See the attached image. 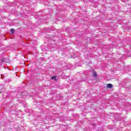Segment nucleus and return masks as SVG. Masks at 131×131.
<instances>
[{
  "label": "nucleus",
  "instance_id": "nucleus-1",
  "mask_svg": "<svg viewBox=\"0 0 131 131\" xmlns=\"http://www.w3.org/2000/svg\"><path fill=\"white\" fill-rule=\"evenodd\" d=\"M106 86L108 89H112V88L113 87V85H112V84H107L106 85Z\"/></svg>",
  "mask_w": 131,
  "mask_h": 131
},
{
  "label": "nucleus",
  "instance_id": "nucleus-2",
  "mask_svg": "<svg viewBox=\"0 0 131 131\" xmlns=\"http://www.w3.org/2000/svg\"><path fill=\"white\" fill-rule=\"evenodd\" d=\"M92 74H93V76H97V73H96V72H95V71H93V72H92Z\"/></svg>",
  "mask_w": 131,
  "mask_h": 131
},
{
  "label": "nucleus",
  "instance_id": "nucleus-3",
  "mask_svg": "<svg viewBox=\"0 0 131 131\" xmlns=\"http://www.w3.org/2000/svg\"><path fill=\"white\" fill-rule=\"evenodd\" d=\"M11 33H14L15 30H14V29H11L10 30Z\"/></svg>",
  "mask_w": 131,
  "mask_h": 131
},
{
  "label": "nucleus",
  "instance_id": "nucleus-4",
  "mask_svg": "<svg viewBox=\"0 0 131 131\" xmlns=\"http://www.w3.org/2000/svg\"><path fill=\"white\" fill-rule=\"evenodd\" d=\"M51 79H53V80H57L56 79V76H53V77H52Z\"/></svg>",
  "mask_w": 131,
  "mask_h": 131
}]
</instances>
